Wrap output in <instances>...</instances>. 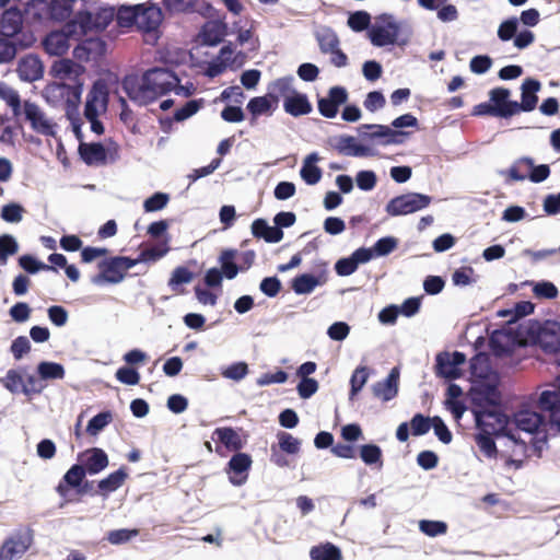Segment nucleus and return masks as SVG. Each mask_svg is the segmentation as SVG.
Returning a JSON list of instances; mask_svg holds the SVG:
<instances>
[{"instance_id": "1", "label": "nucleus", "mask_w": 560, "mask_h": 560, "mask_svg": "<svg viewBox=\"0 0 560 560\" xmlns=\"http://www.w3.org/2000/svg\"><path fill=\"white\" fill-rule=\"evenodd\" d=\"M412 35L407 21H397L390 13H382L375 18V23L369 28L368 37L375 47L388 45L406 46Z\"/></svg>"}, {"instance_id": "2", "label": "nucleus", "mask_w": 560, "mask_h": 560, "mask_svg": "<svg viewBox=\"0 0 560 560\" xmlns=\"http://www.w3.org/2000/svg\"><path fill=\"white\" fill-rule=\"evenodd\" d=\"M476 430H485L495 433V436H505L515 443V446L525 454L527 444L518 440L509 429L510 419L506 413L498 408H481L474 410Z\"/></svg>"}, {"instance_id": "3", "label": "nucleus", "mask_w": 560, "mask_h": 560, "mask_svg": "<svg viewBox=\"0 0 560 560\" xmlns=\"http://www.w3.org/2000/svg\"><path fill=\"white\" fill-rule=\"evenodd\" d=\"M527 339L540 347L545 353H558L560 351V323L546 320L542 324L533 322L524 329Z\"/></svg>"}, {"instance_id": "4", "label": "nucleus", "mask_w": 560, "mask_h": 560, "mask_svg": "<svg viewBox=\"0 0 560 560\" xmlns=\"http://www.w3.org/2000/svg\"><path fill=\"white\" fill-rule=\"evenodd\" d=\"M143 81L148 91V96L152 97V103L160 96L172 92L177 83L180 82L179 77L167 68L154 67L143 72Z\"/></svg>"}, {"instance_id": "5", "label": "nucleus", "mask_w": 560, "mask_h": 560, "mask_svg": "<svg viewBox=\"0 0 560 560\" xmlns=\"http://www.w3.org/2000/svg\"><path fill=\"white\" fill-rule=\"evenodd\" d=\"M432 197L421 192H407L392 198L385 211L389 217L415 213L430 206Z\"/></svg>"}, {"instance_id": "6", "label": "nucleus", "mask_w": 560, "mask_h": 560, "mask_svg": "<svg viewBox=\"0 0 560 560\" xmlns=\"http://www.w3.org/2000/svg\"><path fill=\"white\" fill-rule=\"evenodd\" d=\"M465 362L466 355L460 351L440 352L435 358V375L447 381L457 380L462 376L460 365Z\"/></svg>"}, {"instance_id": "7", "label": "nucleus", "mask_w": 560, "mask_h": 560, "mask_svg": "<svg viewBox=\"0 0 560 560\" xmlns=\"http://www.w3.org/2000/svg\"><path fill=\"white\" fill-rule=\"evenodd\" d=\"M349 94L345 86L335 85L328 90L325 97H318L317 108L319 114L325 118H335L339 112V107L348 102Z\"/></svg>"}, {"instance_id": "8", "label": "nucleus", "mask_w": 560, "mask_h": 560, "mask_svg": "<svg viewBox=\"0 0 560 560\" xmlns=\"http://www.w3.org/2000/svg\"><path fill=\"white\" fill-rule=\"evenodd\" d=\"M23 112L25 119L30 122L34 131L44 136H56V125L46 118L44 112L37 104L25 101Z\"/></svg>"}, {"instance_id": "9", "label": "nucleus", "mask_w": 560, "mask_h": 560, "mask_svg": "<svg viewBox=\"0 0 560 560\" xmlns=\"http://www.w3.org/2000/svg\"><path fill=\"white\" fill-rule=\"evenodd\" d=\"M97 268L100 272L91 277V282L94 285L118 284L125 279V273L115 256L101 260Z\"/></svg>"}, {"instance_id": "10", "label": "nucleus", "mask_w": 560, "mask_h": 560, "mask_svg": "<svg viewBox=\"0 0 560 560\" xmlns=\"http://www.w3.org/2000/svg\"><path fill=\"white\" fill-rule=\"evenodd\" d=\"M330 144L339 154L345 156L365 158L376 154L372 148L359 143L355 137L349 135L334 138Z\"/></svg>"}, {"instance_id": "11", "label": "nucleus", "mask_w": 560, "mask_h": 560, "mask_svg": "<svg viewBox=\"0 0 560 560\" xmlns=\"http://www.w3.org/2000/svg\"><path fill=\"white\" fill-rule=\"evenodd\" d=\"M35 37L32 33H22L21 37H0V65L10 63L19 50L26 49L33 45Z\"/></svg>"}, {"instance_id": "12", "label": "nucleus", "mask_w": 560, "mask_h": 560, "mask_svg": "<svg viewBox=\"0 0 560 560\" xmlns=\"http://www.w3.org/2000/svg\"><path fill=\"white\" fill-rule=\"evenodd\" d=\"M541 89V83L535 78H526L521 85V102L515 101L513 108L516 114L521 112H533L538 104L537 93Z\"/></svg>"}, {"instance_id": "13", "label": "nucleus", "mask_w": 560, "mask_h": 560, "mask_svg": "<svg viewBox=\"0 0 560 560\" xmlns=\"http://www.w3.org/2000/svg\"><path fill=\"white\" fill-rule=\"evenodd\" d=\"M252 457L247 453L237 452L228 463L229 480L233 486H243L248 478V470L252 466Z\"/></svg>"}, {"instance_id": "14", "label": "nucleus", "mask_w": 560, "mask_h": 560, "mask_svg": "<svg viewBox=\"0 0 560 560\" xmlns=\"http://www.w3.org/2000/svg\"><path fill=\"white\" fill-rule=\"evenodd\" d=\"M33 537L30 530L19 533L7 539L0 550V560H13L22 557L32 544Z\"/></svg>"}, {"instance_id": "15", "label": "nucleus", "mask_w": 560, "mask_h": 560, "mask_svg": "<svg viewBox=\"0 0 560 560\" xmlns=\"http://www.w3.org/2000/svg\"><path fill=\"white\" fill-rule=\"evenodd\" d=\"M23 28V13L18 7H11L2 13L0 19V34L7 38L21 37Z\"/></svg>"}, {"instance_id": "16", "label": "nucleus", "mask_w": 560, "mask_h": 560, "mask_svg": "<svg viewBox=\"0 0 560 560\" xmlns=\"http://www.w3.org/2000/svg\"><path fill=\"white\" fill-rule=\"evenodd\" d=\"M510 96L511 91L503 86L494 88L489 92V98L495 112V117L508 119L517 115L516 109L512 105L515 101L510 100Z\"/></svg>"}, {"instance_id": "17", "label": "nucleus", "mask_w": 560, "mask_h": 560, "mask_svg": "<svg viewBox=\"0 0 560 560\" xmlns=\"http://www.w3.org/2000/svg\"><path fill=\"white\" fill-rule=\"evenodd\" d=\"M539 409L549 413L550 423L560 431V386L542 390L537 402Z\"/></svg>"}, {"instance_id": "18", "label": "nucleus", "mask_w": 560, "mask_h": 560, "mask_svg": "<svg viewBox=\"0 0 560 560\" xmlns=\"http://www.w3.org/2000/svg\"><path fill=\"white\" fill-rule=\"evenodd\" d=\"M86 475L89 474L83 465L73 464L57 485L56 492L65 500V502H69L70 500L68 499V494L70 489L79 488Z\"/></svg>"}, {"instance_id": "19", "label": "nucleus", "mask_w": 560, "mask_h": 560, "mask_svg": "<svg viewBox=\"0 0 560 560\" xmlns=\"http://www.w3.org/2000/svg\"><path fill=\"white\" fill-rule=\"evenodd\" d=\"M139 9L138 28L151 33L159 28L163 21L162 9L153 3H138Z\"/></svg>"}, {"instance_id": "20", "label": "nucleus", "mask_w": 560, "mask_h": 560, "mask_svg": "<svg viewBox=\"0 0 560 560\" xmlns=\"http://www.w3.org/2000/svg\"><path fill=\"white\" fill-rule=\"evenodd\" d=\"M121 89L130 98V101L139 106H145L152 103V97L150 98L148 96L143 75L141 77V81H139L138 77L136 75H126L121 82Z\"/></svg>"}, {"instance_id": "21", "label": "nucleus", "mask_w": 560, "mask_h": 560, "mask_svg": "<svg viewBox=\"0 0 560 560\" xmlns=\"http://www.w3.org/2000/svg\"><path fill=\"white\" fill-rule=\"evenodd\" d=\"M16 72L20 80L31 83L43 78L44 67L36 55L30 54L20 59Z\"/></svg>"}, {"instance_id": "22", "label": "nucleus", "mask_w": 560, "mask_h": 560, "mask_svg": "<svg viewBox=\"0 0 560 560\" xmlns=\"http://www.w3.org/2000/svg\"><path fill=\"white\" fill-rule=\"evenodd\" d=\"M513 421L517 429L535 434L539 428L545 424L546 418L544 415L529 409H522L513 415Z\"/></svg>"}, {"instance_id": "23", "label": "nucleus", "mask_w": 560, "mask_h": 560, "mask_svg": "<svg viewBox=\"0 0 560 560\" xmlns=\"http://www.w3.org/2000/svg\"><path fill=\"white\" fill-rule=\"evenodd\" d=\"M398 380L399 371L397 368H394L384 381L376 382L372 386L374 396L383 401H389L395 398L398 394Z\"/></svg>"}, {"instance_id": "24", "label": "nucleus", "mask_w": 560, "mask_h": 560, "mask_svg": "<svg viewBox=\"0 0 560 560\" xmlns=\"http://www.w3.org/2000/svg\"><path fill=\"white\" fill-rule=\"evenodd\" d=\"M326 282V275L323 271L320 275L315 276L313 273H301L295 276L291 281V288L298 295L311 294L316 287L322 285Z\"/></svg>"}, {"instance_id": "25", "label": "nucleus", "mask_w": 560, "mask_h": 560, "mask_svg": "<svg viewBox=\"0 0 560 560\" xmlns=\"http://www.w3.org/2000/svg\"><path fill=\"white\" fill-rule=\"evenodd\" d=\"M284 112L293 117L308 115L313 110V106L306 94L295 90L291 95L285 96L283 101Z\"/></svg>"}, {"instance_id": "26", "label": "nucleus", "mask_w": 560, "mask_h": 560, "mask_svg": "<svg viewBox=\"0 0 560 560\" xmlns=\"http://www.w3.org/2000/svg\"><path fill=\"white\" fill-rule=\"evenodd\" d=\"M109 92L105 81L96 80L86 95L84 112H98L97 104L106 109L108 104Z\"/></svg>"}, {"instance_id": "27", "label": "nucleus", "mask_w": 560, "mask_h": 560, "mask_svg": "<svg viewBox=\"0 0 560 560\" xmlns=\"http://www.w3.org/2000/svg\"><path fill=\"white\" fill-rule=\"evenodd\" d=\"M70 35L66 30L63 32H50L43 40L45 51L50 56H63L70 46Z\"/></svg>"}, {"instance_id": "28", "label": "nucleus", "mask_w": 560, "mask_h": 560, "mask_svg": "<svg viewBox=\"0 0 560 560\" xmlns=\"http://www.w3.org/2000/svg\"><path fill=\"white\" fill-rule=\"evenodd\" d=\"M79 154L86 165L104 164L107 159L106 148L102 142H80Z\"/></svg>"}, {"instance_id": "29", "label": "nucleus", "mask_w": 560, "mask_h": 560, "mask_svg": "<svg viewBox=\"0 0 560 560\" xmlns=\"http://www.w3.org/2000/svg\"><path fill=\"white\" fill-rule=\"evenodd\" d=\"M226 24L221 21L207 22L200 31L202 45L214 47L219 45L226 35Z\"/></svg>"}, {"instance_id": "30", "label": "nucleus", "mask_w": 560, "mask_h": 560, "mask_svg": "<svg viewBox=\"0 0 560 560\" xmlns=\"http://www.w3.org/2000/svg\"><path fill=\"white\" fill-rule=\"evenodd\" d=\"M83 72V66L78 65L73 60L68 58L55 60L49 70V73L54 78H69L74 80H79V77L82 75Z\"/></svg>"}, {"instance_id": "31", "label": "nucleus", "mask_w": 560, "mask_h": 560, "mask_svg": "<svg viewBox=\"0 0 560 560\" xmlns=\"http://www.w3.org/2000/svg\"><path fill=\"white\" fill-rule=\"evenodd\" d=\"M85 460L82 464L90 476L103 471L109 464L108 456L103 448L92 447L85 451Z\"/></svg>"}, {"instance_id": "32", "label": "nucleus", "mask_w": 560, "mask_h": 560, "mask_svg": "<svg viewBox=\"0 0 560 560\" xmlns=\"http://www.w3.org/2000/svg\"><path fill=\"white\" fill-rule=\"evenodd\" d=\"M252 234L257 238H262L267 243H279L283 238V231L276 225L270 226L265 219H256L252 223Z\"/></svg>"}, {"instance_id": "33", "label": "nucleus", "mask_w": 560, "mask_h": 560, "mask_svg": "<svg viewBox=\"0 0 560 560\" xmlns=\"http://www.w3.org/2000/svg\"><path fill=\"white\" fill-rule=\"evenodd\" d=\"M238 252L234 248L222 249L219 255L218 262L220 264V271L228 280H233L237 277L238 272L243 271V268L235 261Z\"/></svg>"}, {"instance_id": "34", "label": "nucleus", "mask_w": 560, "mask_h": 560, "mask_svg": "<svg viewBox=\"0 0 560 560\" xmlns=\"http://www.w3.org/2000/svg\"><path fill=\"white\" fill-rule=\"evenodd\" d=\"M318 160V154L316 152H312L303 161L300 170V176L307 185H316L322 178V168L316 165Z\"/></svg>"}, {"instance_id": "35", "label": "nucleus", "mask_w": 560, "mask_h": 560, "mask_svg": "<svg viewBox=\"0 0 560 560\" xmlns=\"http://www.w3.org/2000/svg\"><path fill=\"white\" fill-rule=\"evenodd\" d=\"M127 477L128 474L126 469L124 467H120L119 469L110 472L107 477L97 482L98 491L96 493H100L101 495L106 498L109 493L119 489L124 485Z\"/></svg>"}, {"instance_id": "36", "label": "nucleus", "mask_w": 560, "mask_h": 560, "mask_svg": "<svg viewBox=\"0 0 560 560\" xmlns=\"http://www.w3.org/2000/svg\"><path fill=\"white\" fill-rule=\"evenodd\" d=\"M278 102V94H275L272 91H269L267 95L252 97L248 101L246 108L249 112L250 116H260L272 110L273 103L277 104Z\"/></svg>"}, {"instance_id": "37", "label": "nucleus", "mask_w": 560, "mask_h": 560, "mask_svg": "<svg viewBox=\"0 0 560 560\" xmlns=\"http://www.w3.org/2000/svg\"><path fill=\"white\" fill-rule=\"evenodd\" d=\"M494 438L495 433L485 430H477L474 434V440L479 451L489 459L497 458L499 453Z\"/></svg>"}, {"instance_id": "38", "label": "nucleus", "mask_w": 560, "mask_h": 560, "mask_svg": "<svg viewBox=\"0 0 560 560\" xmlns=\"http://www.w3.org/2000/svg\"><path fill=\"white\" fill-rule=\"evenodd\" d=\"M510 332L503 329L494 330L489 338V348L493 355L502 358L512 353V348L508 340Z\"/></svg>"}, {"instance_id": "39", "label": "nucleus", "mask_w": 560, "mask_h": 560, "mask_svg": "<svg viewBox=\"0 0 560 560\" xmlns=\"http://www.w3.org/2000/svg\"><path fill=\"white\" fill-rule=\"evenodd\" d=\"M138 4H121L115 11V18L120 27H138L139 9Z\"/></svg>"}, {"instance_id": "40", "label": "nucleus", "mask_w": 560, "mask_h": 560, "mask_svg": "<svg viewBox=\"0 0 560 560\" xmlns=\"http://www.w3.org/2000/svg\"><path fill=\"white\" fill-rule=\"evenodd\" d=\"M48 91L59 92L60 96L66 97V103H73L74 105L79 106L83 92V83L80 80H75L74 84L72 85L66 83L57 84L51 86Z\"/></svg>"}, {"instance_id": "41", "label": "nucleus", "mask_w": 560, "mask_h": 560, "mask_svg": "<svg viewBox=\"0 0 560 560\" xmlns=\"http://www.w3.org/2000/svg\"><path fill=\"white\" fill-rule=\"evenodd\" d=\"M77 25H79V27L81 28L82 34H88L89 32L96 31L94 13L88 10L79 11L73 22L66 24V31L69 34H73L75 32Z\"/></svg>"}, {"instance_id": "42", "label": "nucleus", "mask_w": 560, "mask_h": 560, "mask_svg": "<svg viewBox=\"0 0 560 560\" xmlns=\"http://www.w3.org/2000/svg\"><path fill=\"white\" fill-rule=\"evenodd\" d=\"M322 54H328L340 45L337 33L331 27H323L315 34Z\"/></svg>"}, {"instance_id": "43", "label": "nucleus", "mask_w": 560, "mask_h": 560, "mask_svg": "<svg viewBox=\"0 0 560 560\" xmlns=\"http://www.w3.org/2000/svg\"><path fill=\"white\" fill-rule=\"evenodd\" d=\"M36 372L40 380H62L66 371L61 363L52 361H42L37 364Z\"/></svg>"}, {"instance_id": "44", "label": "nucleus", "mask_w": 560, "mask_h": 560, "mask_svg": "<svg viewBox=\"0 0 560 560\" xmlns=\"http://www.w3.org/2000/svg\"><path fill=\"white\" fill-rule=\"evenodd\" d=\"M518 163H524L529 173L527 174V178L535 184L542 183L550 175V167L548 164H539L535 165L534 160L528 156H523L518 159Z\"/></svg>"}, {"instance_id": "45", "label": "nucleus", "mask_w": 560, "mask_h": 560, "mask_svg": "<svg viewBox=\"0 0 560 560\" xmlns=\"http://www.w3.org/2000/svg\"><path fill=\"white\" fill-rule=\"evenodd\" d=\"M310 557L312 560H341L342 558L339 547L331 542L312 547Z\"/></svg>"}, {"instance_id": "46", "label": "nucleus", "mask_w": 560, "mask_h": 560, "mask_svg": "<svg viewBox=\"0 0 560 560\" xmlns=\"http://www.w3.org/2000/svg\"><path fill=\"white\" fill-rule=\"evenodd\" d=\"M214 434L226 448L238 451L243 447L242 439L233 428H218Z\"/></svg>"}, {"instance_id": "47", "label": "nucleus", "mask_w": 560, "mask_h": 560, "mask_svg": "<svg viewBox=\"0 0 560 560\" xmlns=\"http://www.w3.org/2000/svg\"><path fill=\"white\" fill-rule=\"evenodd\" d=\"M72 3L67 0H50L48 3V15L57 22L66 21L72 13Z\"/></svg>"}, {"instance_id": "48", "label": "nucleus", "mask_w": 560, "mask_h": 560, "mask_svg": "<svg viewBox=\"0 0 560 560\" xmlns=\"http://www.w3.org/2000/svg\"><path fill=\"white\" fill-rule=\"evenodd\" d=\"M19 265L27 273H31V275H35L40 270L58 272V270L55 267L38 260L35 256H33L31 254L22 255L19 258Z\"/></svg>"}, {"instance_id": "49", "label": "nucleus", "mask_w": 560, "mask_h": 560, "mask_svg": "<svg viewBox=\"0 0 560 560\" xmlns=\"http://www.w3.org/2000/svg\"><path fill=\"white\" fill-rule=\"evenodd\" d=\"M369 378V369L366 366H358L350 377V393L349 399L353 400L354 397L361 392Z\"/></svg>"}, {"instance_id": "50", "label": "nucleus", "mask_w": 560, "mask_h": 560, "mask_svg": "<svg viewBox=\"0 0 560 560\" xmlns=\"http://www.w3.org/2000/svg\"><path fill=\"white\" fill-rule=\"evenodd\" d=\"M382 448L374 443H368L360 446V457L362 462L368 466L378 464L382 466Z\"/></svg>"}, {"instance_id": "51", "label": "nucleus", "mask_w": 560, "mask_h": 560, "mask_svg": "<svg viewBox=\"0 0 560 560\" xmlns=\"http://www.w3.org/2000/svg\"><path fill=\"white\" fill-rule=\"evenodd\" d=\"M203 98H195L187 101L182 107L177 108L173 114V120L184 121L199 112L203 106Z\"/></svg>"}, {"instance_id": "52", "label": "nucleus", "mask_w": 560, "mask_h": 560, "mask_svg": "<svg viewBox=\"0 0 560 560\" xmlns=\"http://www.w3.org/2000/svg\"><path fill=\"white\" fill-rule=\"evenodd\" d=\"M529 283V281H526L525 284ZM530 284H533V293L538 299H547V300H553L559 295V290L552 283L548 280H540L537 282L530 281Z\"/></svg>"}, {"instance_id": "53", "label": "nucleus", "mask_w": 560, "mask_h": 560, "mask_svg": "<svg viewBox=\"0 0 560 560\" xmlns=\"http://www.w3.org/2000/svg\"><path fill=\"white\" fill-rule=\"evenodd\" d=\"M347 24L353 32H369V28L372 26L371 14L363 10L354 11L349 14Z\"/></svg>"}, {"instance_id": "54", "label": "nucleus", "mask_w": 560, "mask_h": 560, "mask_svg": "<svg viewBox=\"0 0 560 560\" xmlns=\"http://www.w3.org/2000/svg\"><path fill=\"white\" fill-rule=\"evenodd\" d=\"M112 411H101L89 420L86 425V432L90 435H97L101 431L104 430L105 427H107L112 422Z\"/></svg>"}, {"instance_id": "55", "label": "nucleus", "mask_w": 560, "mask_h": 560, "mask_svg": "<svg viewBox=\"0 0 560 560\" xmlns=\"http://www.w3.org/2000/svg\"><path fill=\"white\" fill-rule=\"evenodd\" d=\"M19 250V244L16 238L11 234L0 235V265L4 266L8 262V258Z\"/></svg>"}, {"instance_id": "56", "label": "nucleus", "mask_w": 560, "mask_h": 560, "mask_svg": "<svg viewBox=\"0 0 560 560\" xmlns=\"http://www.w3.org/2000/svg\"><path fill=\"white\" fill-rule=\"evenodd\" d=\"M197 3L198 0H163L165 9L171 13L201 12Z\"/></svg>"}, {"instance_id": "57", "label": "nucleus", "mask_w": 560, "mask_h": 560, "mask_svg": "<svg viewBox=\"0 0 560 560\" xmlns=\"http://www.w3.org/2000/svg\"><path fill=\"white\" fill-rule=\"evenodd\" d=\"M398 246V240L394 236L378 238L371 247L374 257H384L394 252Z\"/></svg>"}, {"instance_id": "58", "label": "nucleus", "mask_w": 560, "mask_h": 560, "mask_svg": "<svg viewBox=\"0 0 560 560\" xmlns=\"http://www.w3.org/2000/svg\"><path fill=\"white\" fill-rule=\"evenodd\" d=\"M433 417H428L422 413H416L410 420L411 434L413 436H422L427 434L432 427Z\"/></svg>"}, {"instance_id": "59", "label": "nucleus", "mask_w": 560, "mask_h": 560, "mask_svg": "<svg viewBox=\"0 0 560 560\" xmlns=\"http://www.w3.org/2000/svg\"><path fill=\"white\" fill-rule=\"evenodd\" d=\"M0 98L3 100L9 107H11L14 116L21 113V98L19 93L4 83L0 84Z\"/></svg>"}, {"instance_id": "60", "label": "nucleus", "mask_w": 560, "mask_h": 560, "mask_svg": "<svg viewBox=\"0 0 560 560\" xmlns=\"http://www.w3.org/2000/svg\"><path fill=\"white\" fill-rule=\"evenodd\" d=\"M277 438L280 451L291 455L299 453L301 448V441L299 439L284 431L278 432Z\"/></svg>"}, {"instance_id": "61", "label": "nucleus", "mask_w": 560, "mask_h": 560, "mask_svg": "<svg viewBox=\"0 0 560 560\" xmlns=\"http://www.w3.org/2000/svg\"><path fill=\"white\" fill-rule=\"evenodd\" d=\"M24 208L19 202H9L2 206L0 218L8 223H19L23 219Z\"/></svg>"}, {"instance_id": "62", "label": "nucleus", "mask_w": 560, "mask_h": 560, "mask_svg": "<svg viewBox=\"0 0 560 560\" xmlns=\"http://www.w3.org/2000/svg\"><path fill=\"white\" fill-rule=\"evenodd\" d=\"M248 374V364L244 361L234 362L222 369L221 375L224 378L240 382Z\"/></svg>"}, {"instance_id": "63", "label": "nucleus", "mask_w": 560, "mask_h": 560, "mask_svg": "<svg viewBox=\"0 0 560 560\" xmlns=\"http://www.w3.org/2000/svg\"><path fill=\"white\" fill-rule=\"evenodd\" d=\"M520 20L516 16H511L499 25L498 37L502 42H509L514 38L518 31Z\"/></svg>"}, {"instance_id": "64", "label": "nucleus", "mask_w": 560, "mask_h": 560, "mask_svg": "<svg viewBox=\"0 0 560 560\" xmlns=\"http://www.w3.org/2000/svg\"><path fill=\"white\" fill-rule=\"evenodd\" d=\"M194 273L185 266L176 267L168 280V287L176 291L179 285L191 282Z\"/></svg>"}]
</instances>
